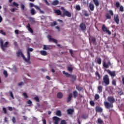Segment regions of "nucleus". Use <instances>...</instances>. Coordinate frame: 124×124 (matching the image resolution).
<instances>
[{"mask_svg":"<svg viewBox=\"0 0 124 124\" xmlns=\"http://www.w3.org/2000/svg\"><path fill=\"white\" fill-rule=\"evenodd\" d=\"M60 124H67L66 121L64 120H62L61 121Z\"/></svg>","mask_w":124,"mask_h":124,"instance_id":"obj_49","label":"nucleus"},{"mask_svg":"<svg viewBox=\"0 0 124 124\" xmlns=\"http://www.w3.org/2000/svg\"><path fill=\"white\" fill-rule=\"evenodd\" d=\"M112 85L116 87L117 86V82L116 81V80L112 79Z\"/></svg>","mask_w":124,"mask_h":124,"instance_id":"obj_33","label":"nucleus"},{"mask_svg":"<svg viewBox=\"0 0 124 124\" xmlns=\"http://www.w3.org/2000/svg\"><path fill=\"white\" fill-rule=\"evenodd\" d=\"M56 115L58 117H61L62 116V111L61 110H57L56 112Z\"/></svg>","mask_w":124,"mask_h":124,"instance_id":"obj_29","label":"nucleus"},{"mask_svg":"<svg viewBox=\"0 0 124 124\" xmlns=\"http://www.w3.org/2000/svg\"><path fill=\"white\" fill-rule=\"evenodd\" d=\"M71 78L72 79L73 82H75V81H76V76L72 75V76H71Z\"/></svg>","mask_w":124,"mask_h":124,"instance_id":"obj_30","label":"nucleus"},{"mask_svg":"<svg viewBox=\"0 0 124 124\" xmlns=\"http://www.w3.org/2000/svg\"><path fill=\"white\" fill-rule=\"evenodd\" d=\"M3 111L4 114H7V111L6 110V108H3Z\"/></svg>","mask_w":124,"mask_h":124,"instance_id":"obj_56","label":"nucleus"},{"mask_svg":"<svg viewBox=\"0 0 124 124\" xmlns=\"http://www.w3.org/2000/svg\"><path fill=\"white\" fill-rule=\"evenodd\" d=\"M13 5H14V6H16V7H18L19 6V4L16 3V2H13Z\"/></svg>","mask_w":124,"mask_h":124,"instance_id":"obj_47","label":"nucleus"},{"mask_svg":"<svg viewBox=\"0 0 124 124\" xmlns=\"http://www.w3.org/2000/svg\"><path fill=\"white\" fill-rule=\"evenodd\" d=\"M108 102H104V105L106 109H110V108H113L114 106L113 103H115L116 100L113 96H109L108 97Z\"/></svg>","mask_w":124,"mask_h":124,"instance_id":"obj_1","label":"nucleus"},{"mask_svg":"<svg viewBox=\"0 0 124 124\" xmlns=\"http://www.w3.org/2000/svg\"><path fill=\"white\" fill-rule=\"evenodd\" d=\"M0 33H1V34H3V35H5L6 34V33L3 31V30H1L0 31Z\"/></svg>","mask_w":124,"mask_h":124,"instance_id":"obj_53","label":"nucleus"},{"mask_svg":"<svg viewBox=\"0 0 124 124\" xmlns=\"http://www.w3.org/2000/svg\"><path fill=\"white\" fill-rule=\"evenodd\" d=\"M89 7L91 11H93V10H94V5H93L92 2L89 3Z\"/></svg>","mask_w":124,"mask_h":124,"instance_id":"obj_18","label":"nucleus"},{"mask_svg":"<svg viewBox=\"0 0 124 124\" xmlns=\"http://www.w3.org/2000/svg\"><path fill=\"white\" fill-rule=\"evenodd\" d=\"M26 28L28 29L29 31H30L31 33H33V30H32V29L31 28V24H30V23H28L26 26Z\"/></svg>","mask_w":124,"mask_h":124,"instance_id":"obj_15","label":"nucleus"},{"mask_svg":"<svg viewBox=\"0 0 124 124\" xmlns=\"http://www.w3.org/2000/svg\"><path fill=\"white\" fill-rule=\"evenodd\" d=\"M23 95L24 98H28L29 97V96H28V94H27V93H23Z\"/></svg>","mask_w":124,"mask_h":124,"instance_id":"obj_45","label":"nucleus"},{"mask_svg":"<svg viewBox=\"0 0 124 124\" xmlns=\"http://www.w3.org/2000/svg\"><path fill=\"white\" fill-rule=\"evenodd\" d=\"M69 52L71 53V55L72 56V57H73V51L72 50V49H70Z\"/></svg>","mask_w":124,"mask_h":124,"instance_id":"obj_58","label":"nucleus"},{"mask_svg":"<svg viewBox=\"0 0 124 124\" xmlns=\"http://www.w3.org/2000/svg\"><path fill=\"white\" fill-rule=\"evenodd\" d=\"M73 96L74 98H76L78 96V91L75 90L73 92Z\"/></svg>","mask_w":124,"mask_h":124,"instance_id":"obj_22","label":"nucleus"},{"mask_svg":"<svg viewBox=\"0 0 124 124\" xmlns=\"http://www.w3.org/2000/svg\"><path fill=\"white\" fill-rule=\"evenodd\" d=\"M111 65L112 64H111V62L109 60H108V63H106V62H105V61H104V62H103V65L105 68H108V67H109V66H111Z\"/></svg>","mask_w":124,"mask_h":124,"instance_id":"obj_10","label":"nucleus"},{"mask_svg":"<svg viewBox=\"0 0 124 124\" xmlns=\"http://www.w3.org/2000/svg\"><path fill=\"white\" fill-rule=\"evenodd\" d=\"M76 9L77 10H78V11H80V10H81V7L80 6V5H77L76 6Z\"/></svg>","mask_w":124,"mask_h":124,"instance_id":"obj_43","label":"nucleus"},{"mask_svg":"<svg viewBox=\"0 0 124 124\" xmlns=\"http://www.w3.org/2000/svg\"><path fill=\"white\" fill-rule=\"evenodd\" d=\"M55 13H56L57 15H61V16L62 15V12L60 10H56Z\"/></svg>","mask_w":124,"mask_h":124,"instance_id":"obj_31","label":"nucleus"},{"mask_svg":"<svg viewBox=\"0 0 124 124\" xmlns=\"http://www.w3.org/2000/svg\"><path fill=\"white\" fill-rule=\"evenodd\" d=\"M90 103L92 106H94V102L93 101H90Z\"/></svg>","mask_w":124,"mask_h":124,"instance_id":"obj_55","label":"nucleus"},{"mask_svg":"<svg viewBox=\"0 0 124 124\" xmlns=\"http://www.w3.org/2000/svg\"><path fill=\"white\" fill-rule=\"evenodd\" d=\"M101 58H98L97 60V62L98 63V64H101Z\"/></svg>","mask_w":124,"mask_h":124,"instance_id":"obj_39","label":"nucleus"},{"mask_svg":"<svg viewBox=\"0 0 124 124\" xmlns=\"http://www.w3.org/2000/svg\"><path fill=\"white\" fill-rule=\"evenodd\" d=\"M21 55V57H22L24 61L26 62H28V59L25 57V55H24V54H23V52L22 51H18L17 52V57H20V56Z\"/></svg>","mask_w":124,"mask_h":124,"instance_id":"obj_8","label":"nucleus"},{"mask_svg":"<svg viewBox=\"0 0 124 124\" xmlns=\"http://www.w3.org/2000/svg\"><path fill=\"white\" fill-rule=\"evenodd\" d=\"M33 51V49L32 48H29L28 47V50H27V60H28V62H30L31 60V52H32Z\"/></svg>","mask_w":124,"mask_h":124,"instance_id":"obj_5","label":"nucleus"},{"mask_svg":"<svg viewBox=\"0 0 124 124\" xmlns=\"http://www.w3.org/2000/svg\"><path fill=\"white\" fill-rule=\"evenodd\" d=\"M114 15V12L112 10H110L108 11V13H107L105 15V17L107 19H108L109 20L111 19V16H113Z\"/></svg>","mask_w":124,"mask_h":124,"instance_id":"obj_4","label":"nucleus"},{"mask_svg":"<svg viewBox=\"0 0 124 124\" xmlns=\"http://www.w3.org/2000/svg\"><path fill=\"white\" fill-rule=\"evenodd\" d=\"M10 95L13 98V99H14V95H13V93H12L11 91H10Z\"/></svg>","mask_w":124,"mask_h":124,"instance_id":"obj_51","label":"nucleus"},{"mask_svg":"<svg viewBox=\"0 0 124 124\" xmlns=\"http://www.w3.org/2000/svg\"><path fill=\"white\" fill-rule=\"evenodd\" d=\"M79 28L82 31H86L87 30V27L86 26V24L84 23H81L79 25Z\"/></svg>","mask_w":124,"mask_h":124,"instance_id":"obj_11","label":"nucleus"},{"mask_svg":"<svg viewBox=\"0 0 124 124\" xmlns=\"http://www.w3.org/2000/svg\"><path fill=\"white\" fill-rule=\"evenodd\" d=\"M72 93H70L67 97V103H69L71 101V99H72Z\"/></svg>","mask_w":124,"mask_h":124,"instance_id":"obj_16","label":"nucleus"},{"mask_svg":"<svg viewBox=\"0 0 124 124\" xmlns=\"http://www.w3.org/2000/svg\"><path fill=\"white\" fill-rule=\"evenodd\" d=\"M102 30L104 32H107L108 35H111V31H109V29L105 26V25H103L102 27Z\"/></svg>","mask_w":124,"mask_h":124,"instance_id":"obj_6","label":"nucleus"},{"mask_svg":"<svg viewBox=\"0 0 124 124\" xmlns=\"http://www.w3.org/2000/svg\"><path fill=\"white\" fill-rule=\"evenodd\" d=\"M40 53L42 56H47V52L45 50H41Z\"/></svg>","mask_w":124,"mask_h":124,"instance_id":"obj_23","label":"nucleus"},{"mask_svg":"<svg viewBox=\"0 0 124 124\" xmlns=\"http://www.w3.org/2000/svg\"><path fill=\"white\" fill-rule=\"evenodd\" d=\"M95 99L96 100H97V99H99V95H98V94H96L95 95Z\"/></svg>","mask_w":124,"mask_h":124,"instance_id":"obj_52","label":"nucleus"},{"mask_svg":"<svg viewBox=\"0 0 124 124\" xmlns=\"http://www.w3.org/2000/svg\"><path fill=\"white\" fill-rule=\"evenodd\" d=\"M43 50H51V46L48 45L47 46L46 45H44L43 46Z\"/></svg>","mask_w":124,"mask_h":124,"instance_id":"obj_20","label":"nucleus"},{"mask_svg":"<svg viewBox=\"0 0 124 124\" xmlns=\"http://www.w3.org/2000/svg\"><path fill=\"white\" fill-rule=\"evenodd\" d=\"M0 44L2 51H5V48H4V47H8L7 45H8V42H5L3 45V41H2V40H0Z\"/></svg>","mask_w":124,"mask_h":124,"instance_id":"obj_3","label":"nucleus"},{"mask_svg":"<svg viewBox=\"0 0 124 124\" xmlns=\"http://www.w3.org/2000/svg\"><path fill=\"white\" fill-rule=\"evenodd\" d=\"M76 89L78 91V92H81V91L83 90V88L78 86H76Z\"/></svg>","mask_w":124,"mask_h":124,"instance_id":"obj_35","label":"nucleus"},{"mask_svg":"<svg viewBox=\"0 0 124 124\" xmlns=\"http://www.w3.org/2000/svg\"><path fill=\"white\" fill-rule=\"evenodd\" d=\"M103 89V88L102 87V86H99L97 88L98 93H102Z\"/></svg>","mask_w":124,"mask_h":124,"instance_id":"obj_26","label":"nucleus"},{"mask_svg":"<svg viewBox=\"0 0 124 124\" xmlns=\"http://www.w3.org/2000/svg\"><path fill=\"white\" fill-rule=\"evenodd\" d=\"M50 41H52V42H54V43H55L56 44H58V41L56 39H55L54 38H52L51 39V40H50Z\"/></svg>","mask_w":124,"mask_h":124,"instance_id":"obj_37","label":"nucleus"},{"mask_svg":"<svg viewBox=\"0 0 124 124\" xmlns=\"http://www.w3.org/2000/svg\"><path fill=\"white\" fill-rule=\"evenodd\" d=\"M31 15H34L35 14V10H34V9L32 8L31 10Z\"/></svg>","mask_w":124,"mask_h":124,"instance_id":"obj_32","label":"nucleus"},{"mask_svg":"<svg viewBox=\"0 0 124 124\" xmlns=\"http://www.w3.org/2000/svg\"><path fill=\"white\" fill-rule=\"evenodd\" d=\"M57 96L59 99H62L63 97V94L62 92H59L57 94Z\"/></svg>","mask_w":124,"mask_h":124,"instance_id":"obj_19","label":"nucleus"},{"mask_svg":"<svg viewBox=\"0 0 124 124\" xmlns=\"http://www.w3.org/2000/svg\"><path fill=\"white\" fill-rule=\"evenodd\" d=\"M91 40H92V42H93V43H95V42L96 41V39H95V37H91Z\"/></svg>","mask_w":124,"mask_h":124,"instance_id":"obj_40","label":"nucleus"},{"mask_svg":"<svg viewBox=\"0 0 124 124\" xmlns=\"http://www.w3.org/2000/svg\"><path fill=\"white\" fill-rule=\"evenodd\" d=\"M34 7H35V8L37 10H39L40 11V13H41V14H44V11L41 10V9H40V7H39L38 6L34 5Z\"/></svg>","mask_w":124,"mask_h":124,"instance_id":"obj_21","label":"nucleus"},{"mask_svg":"<svg viewBox=\"0 0 124 124\" xmlns=\"http://www.w3.org/2000/svg\"><path fill=\"white\" fill-rule=\"evenodd\" d=\"M8 108L9 111H12L13 110V108L11 107H8Z\"/></svg>","mask_w":124,"mask_h":124,"instance_id":"obj_62","label":"nucleus"},{"mask_svg":"<svg viewBox=\"0 0 124 124\" xmlns=\"http://www.w3.org/2000/svg\"><path fill=\"white\" fill-rule=\"evenodd\" d=\"M42 122H43V124H46V120L43 119V121H42Z\"/></svg>","mask_w":124,"mask_h":124,"instance_id":"obj_64","label":"nucleus"},{"mask_svg":"<svg viewBox=\"0 0 124 124\" xmlns=\"http://www.w3.org/2000/svg\"><path fill=\"white\" fill-rule=\"evenodd\" d=\"M53 121L54 122V124H59L60 119V118L57 116H54L53 117Z\"/></svg>","mask_w":124,"mask_h":124,"instance_id":"obj_13","label":"nucleus"},{"mask_svg":"<svg viewBox=\"0 0 124 124\" xmlns=\"http://www.w3.org/2000/svg\"><path fill=\"white\" fill-rule=\"evenodd\" d=\"M27 103H28V104H30V105H31V104H32V102L31 100H29L27 101Z\"/></svg>","mask_w":124,"mask_h":124,"instance_id":"obj_57","label":"nucleus"},{"mask_svg":"<svg viewBox=\"0 0 124 124\" xmlns=\"http://www.w3.org/2000/svg\"><path fill=\"white\" fill-rule=\"evenodd\" d=\"M57 25V22L54 21L53 23H51L50 26L51 27H55Z\"/></svg>","mask_w":124,"mask_h":124,"instance_id":"obj_48","label":"nucleus"},{"mask_svg":"<svg viewBox=\"0 0 124 124\" xmlns=\"http://www.w3.org/2000/svg\"><path fill=\"white\" fill-rule=\"evenodd\" d=\"M95 6H99V1L98 0H93Z\"/></svg>","mask_w":124,"mask_h":124,"instance_id":"obj_27","label":"nucleus"},{"mask_svg":"<svg viewBox=\"0 0 124 124\" xmlns=\"http://www.w3.org/2000/svg\"><path fill=\"white\" fill-rule=\"evenodd\" d=\"M65 16L67 17H71V13L68 11H65L63 13L62 15H61V17H65Z\"/></svg>","mask_w":124,"mask_h":124,"instance_id":"obj_9","label":"nucleus"},{"mask_svg":"<svg viewBox=\"0 0 124 124\" xmlns=\"http://www.w3.org/2000/svg\"><path fill=\"white\" fill-rule=\"evenodd\" d=\"M95 75H96V76H97V77H98L99 79H100V75L99 74L98 72H96L95 73Z\"/></svg>","mask_w":124,"mask_h":124,"instance_id":"obj_46","label":"nucleus"},{"mask_svg":"<svg viewBox=\"0 0 124 124\" xmlns=\"http://www.w3.org/2000/svg\"><path fill=\"white\" fill-rule=\"evenodd\" d=\"M67 69L69 72L72 73L73 71V68L72 67H68Z\"/></svg>","mask_w":124,"mask_h":124,"instance_id":"obj_34","label":"nucleus"},{"mask_svg":"<svg viewBox=\"0 0 124 124\" xmlns=\"http://www.w3.org/2000/svg\"><path fill=\"white\" fill-rule=\"evenodd\" d=\"M23 84H24V82H20L18 83L17 85L19 87H20V86H22V85H23Z\"/></svg>","mask_w":124,"mask_h":124,"instance_id":"obj_59","label":"nucleus"},{"mask_svg":"<svg viewBox=\"0 0 124 124\" xmlns=\"http://www.w3.org/2000/svg\"><path fill=\"white\" fill-rule=\"evenodd\" d=\"M29 20H30V22H31V23H32V24H33V23L35 22L34 18H32V17H30V18H29Z\"/></svg>","mask_w":124,"mask_h":124,"instance_id":"obj_42","label":"nucleus"},{"mask_svg":"<svg viewBox=\"0 0 124 124\" xmlns=\"http://www.w3.org/2000/svg\"><path fill=\"white\" fill-rule=\"evenodd\" d=\"M62 73H63V74H64V75H65L66 77H67V78H68V77H71V76L72 75H71V74H69V73H68L65 72V71H63L62 72Z\"/></svg>","mask_w":124,"mask_h":124,"instance_id":"obj_25","label":"nucleus"},{"mask_svg":"<svg viewBox=\"0 0 124 124\" xmlns=\"http://www.w3.org/2000/svg\"><path fill=\"white\" fill-rule=\"evenodd\" d=\"M97 122L98 124H101L103 123V121H102V119L101 118H98L97 120Z\"/></svg>","mask_w":124,"mask_h":124,"instance_id":"obj_41","label":"nucleus"},{"mask_svg":"<svg viewBox=\"0 0 124 124\" xmlns=\"http://www.w3.org/2000/svg\"><path fill=\"white\" fill-rule=\"evenodd\" d=\"M47 38H48L49 41H50V40L52 38V37L50 35L48 34V35H47Z\"/></svg>","mask_w":124,"mask_h":124,"instance_id":"obj_63","label":"nucleus"},{"mask_svg":"<svg viewBox=\"0 0 124 124\" xmlns=\"http://www.w3.org/2000/svg\"><path fill=\"white\" fill-rule=\"evenodd\" d=\"M114 20L117 25H119L120 24V19L119 18V15H116L114 16Z\"/></svg>","mask_w":124,"mask_h":124,"instance_id":"obj_12","label":"nucleus"},{"mask_svg":"<svg viewBox=\"0 0 124 124\" xmlns=\"http://www.w3.org/2000/svg\"><path fill=\"white\" fill-rule=\"evenodd\" d=\"M95 111L98 113H101L103 111V109L99 106H97L95 107Z\"/></svg>","mask_w":124,"mask_h":124,"instance_id":"obj_14","label":"nucleus"},{"mask_svg":"<svg viewBox=\"0 0 124 124\" xmlns=\"http://www.w3.org/2000/svg\"><path fill=\"white\" fill-rule=\"evenodd\" d=\"M108 73L111 77H116V72L115 71L111 72L110 70H108L107 71Z\"/></svg>","mask_w":124,"mask_h":124,"instance_id":"obj_17","label":"nucleus"},{"mask_svg":"<svg viewBox=\"0 0 124 124\" xmlns=\"http://www.w3.org/2000/svg\"><path fill=\"white\" fill-rule=\"evenodd\" d=\"M20 7H21V11H24V10H25V5H24L23 4H21L20 5Z\"/></svg>","mask_w":124,"mask_h":124,"instance_id":"obj_38","label":"nucleus"},{"mask_svg":"<svg viewBox=\"0 0 124 124\" xmlns=\"http://www.w3.org/2000/svg\"><path fill=\"white\" fill-rule=\"evenodd\" d=\"M50 41H52V42H54V43H55L56 44H58V41L56 39H55L54 38H52L51 39V40H50Z\"/></svg>","mask_w":124,"mask_h":124,"instance_id":"obj_36","label":"nucleus"},{"mask_svg":"<svg viewBox=\"0 0 124 124\" xmlns=\"http://www.w3.org/2000/svg\"><path fill=\"white\" fill-rule=\"evenodd\" d=\"M29 5L30 7H33V6H34V4L32 3H30Z\"/></svg>","mask_w":124,"mask_h":124,"instance_id":"obj_61","label":"nucleus"},{"mask_svg":"<svg viewBox=\"0 0 124 124\" xmlns=\"http://www.w3.org/2000/svg\"><path fill=\"white\" fill-rule=\"evenodd\" d=\"M12 121L13 123H14V124H15V123H16V118H15V117H13Z\"/></svg>","mask_w":124,"mask_h":124,"instance_id":"obj_54","label":"nucleus"},{"mask_svg":"<svg viewBox=\"0 0 124 124\" xmlns=\"http://www.w3.org/2000/svg\"><path fill=\"white\" fill-rule=\"evenodd\" d=\"M103 81L106 86L110 85V79H109V76L106 75L103 77Z\"/></svg>","mask_w":124,"mask_h":124,"instance_id":"obj_2","label":"nucleus"},{"mask_svg":"<svg viewBox=\"0 0 124 124\" xmlns=\"http://www.w3.org/2000/svg\"><path fill=\"white\" fill-rule=\"evenodd\" d=\"M51 4H52V5H58V4H59V0H55L53 1L52 2Z\"/></svg>","mask_w":124,"mask_h":124,"instance_id":"obj_28","label":"nucleus"},{"mask_svg":"<svg viewBox=\"0 0 124 124\" xmlns=\"http://www.w3.org/2000/svg\"><path fill=\"white\" fill-rule=\"evenodd\" d=\"M121 4H120V2H116L115 3V6L117 8H119V7H120L119 8V11L120 12H124V6H120Z\"/></svg>","mask_w":124,"mask_h":124,"instance_id":"obj_7","label":"nucleus"},{"mask_svg":"<svg viewBox=\"0 0 124 124\" xmlns=\"http://www.w3.org/2000/svg\"><path fill=\"white\" fill-rule=\"evenodd\" d=\"M34 99L36 100L37 102H39V98L38 97V96L34 97Z\"/></svg>","mask_w":124,"mask_h":124,"instance_id":"obj_50","label":"nucleus"},{"mask_svg":"<svg viewBox=\"0 0 124 124\" xmlns=\"http://www.w3.org/2000/svg\"><path fill=\"white\" fill-rule=\"evenodd\" d=\"M74 110H73V109H68L67 110V113L68 114V115H72L73 114V112Z\"/></svg>","mask_w":124,"mask_h":124,"instance_id":"obj_24","label":"nucleus"},{"mask_svg":"<svg viewBox=\"0 0 124 124\" xmlns=\"http://www.w3.org/2000/svg\"><path fill=\"white\" fill-rule=\"evenodd\" d=\"M44 1L46 3V4H47V5H50V3H49V2H48L47 0H44Z\"/></svg>","mask_w":124,"mask_h":124,"instance_id":"obj_60","label":"nucleus"},{"mask_svg":"<svg viewBox=\"0 0 124 124\" xmlns=\"http://www.w3.org/2000/svg\"><path fill=\"white\" fill-rule=\"evenodd\" d=\"M3 74L5 77V78H7V77L8 76V74H7V71H3Z\"/></svg>","mask_w":124,"mask_h":124,"instance_id":"obj_44","label":"nucleus"}]
</instances>
